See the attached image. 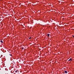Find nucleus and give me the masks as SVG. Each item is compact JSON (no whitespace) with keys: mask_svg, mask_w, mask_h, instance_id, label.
I'll return each mask as SVG.
<instances>
[{"mask_svg":"<svg viewBox=\"0 0 74 74\" xmlns=\"http://www.w3.org/2000/svg\"><path fill=\"white\" fill-rule=\"evenodd\" d=\"M72 37H73V38H74V35H73Z\"/></svg>","mask_w":74,"mask_h":74,"instance_id":"obj_8","label":"nucleus"},{"mask_svg":"<svg viewBox=\"0 0 74 74\" xmlns=\"http://www.w3.org/2000/svg\"><path fill=\"white\" fill-rule=\"evenodd\" d=\"M22 49H24V47H22Z\"/></svg>","mask_w":74,"mask_h":74,"instance_id":"obj_6","label":"nucleus"},{"mask_svg":"<svg viewBox=\"0 0 74 74\" xmlns=\"http://www.w3.org/2000/svg\"><path fill=\"white\" fill-rule=\"evenodd\" d=\"M64 73H67V71H64Z\"/></svg>","mask_w":74,"mask_h":74,"instance_id":"obj_2","label":"nucleus"},{"mask_svg":"<svg viewBox=\"0 0 74 74\" xmlns=\"http://www.w3.org/2000/svg\"><path fill=\"white\" fill-rule=\"evenodd\" d=\"M17 71H15V73H17Z\"/></svg>","mask_w":74,"mask_h":74,"instance_id":"obj_7","label":"nucleus"},{"mask_svg":"<svg viewBox=\"0 0 74 74\" xmlns=\"http://www.w3.org/2000/svg\"><path fill=\"white\" fill-rule=\"evenodd\" d=\"M29 39H32V38H31V37H30L29 38Z\"/></svg>","mask_w":74,"mask_h":74,"instance_id":"obj_4","label":"nucleus"},{"mask_svg":"<svg viewBox=\"0 0 74 74\" xmlns=\"http://www.w3.org/2000/svg\"><path fill=\"white\" fill-rule=\"evenodd\" d=\"M0 42H2V43H3V41L2 40H1Z\"/></svg>","mask_w":74,"mask_h":74,"instance_id":"obj_5","label":"nucleus"},{"mask_svg":"<svg viewBox=\"0 0 74 74\" xmlns=\"http://www.w3.org/2000/svg\"><path fill=\"white\" fill-rule=\"evenodd\" d=\"M10 56H11V54H10Z\"/></svg>","mask_w":74,"mask_h":74,"instance_id":"obj_9","label":"nucleus"},{"mask_svg":"<svg viewBox=\"0 0 74 74\" xmlns=\"http://www.w3.org/2000/svg\"><path fill=\"white\" fill-rule=\"evenodd\" d=\"M72 60V59H71V58H70L69 60V61H71Z\"/></svg>","mask_w":74,"mask_h":74,"instance_id":"obj_1","label":"nucleus"},{"mask_svg":"<svg viewBox=\"0 0 74 74\" xmlns=\"http://www.w3.org/2000/svg\"><path fill=\"white\" fill-rule=\"evenodd\" d=\"M47 35L48 37L49 36V34H47Z\"/></svg>","mask_w":74,"mask_h":74,"instance_id":"obj_3","label":"nucleus"}]
</instances>
